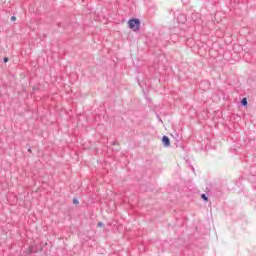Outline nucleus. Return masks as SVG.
<instances>
[{
    "instance_id": "nucleus-1",
    "label": "nucleus",
    "mask_w": 256,
    "mask_h": 256,
    "mask_svg": "<svg viewBox=\"0 0 256 256\" xmlns=\"http://www.w3.org/2000/svg\"><path fill=\"white\" fill-rule=\"evenodd\" d=\"M128 27L132 29V31H139V29H141V20L139 18H131L128 20Z\"/></svg>"
},
{
    "instance_id": "nucleus-2",
    "label": "nucleus",
    "mask_w": 256,
    "mask_h": 256,
    "mask_svg": "<svg viewBox=\"0 0 256 256\" xmlns=\"http://www.w3.org/2000/svg\"><path fill=\"white\" fill-rule=\"evenodd\" d=\"M162 144H163V147H170L171 140L169 139V137L167 135H164L162 137Z\"/></svg>"
},
{
    "instance_id": "nucleus-3",
    "label": "nucleus",
    "mask_w": 256,
    "mask_h": 256,
    "mask_svg": "<svg viewBox=\"0 0 256 256\" xmlns=\"http://www.w3.org/2000/svg\"><path fill=\"white\" fill-rule=\"evenodd\" d=\"M178 23H187V16L185 14H179L177 16Z\"/></svg>"
},
{
    "instance_id": "nucleus-4",
    "label": "nucleus",
    "mask_w": 256,
    "mask_h": 256,
    "mask_svg": "<svg viewBox=\"0 0 256 256\" xmlns=\"http://www.w3.org/2000/svg\"><path fill=\"white\" fill-rule=\"evenodd\" d=\"M240 105H241L242 107H247V105H249V102L247 101V98H246V97H244V98L241 99Z\"/></svg>"
},
{
    "instance_id": "nucleus-5",
    "label": "nucleus",
    "mask_w": 256,
    "mask_h": 256,
    "mask_svg": "<svg viewBox=\"0 0 256 256\" xmlns=\"http://www.w3.org/2000/svg\"><path fill=\"white\" fill-rule=\"evenodd\" d=\"M201 199L204 203H207L209 201V196L207 194H201Z\"/></svg>"
},
{
    "instance_id": "nucleus-6",
    "label": "nucleus",
    "mask_w": 256,
    "mask_h": 256,
    "mask_svg": "<svg viewBox=\"0 0 256 256\" xmlns=\"http://www.w3.org/2000/svg\"><path fill=\"white\" fill-rule=\"evenodd\" d=\"M192 19L194 20V21H197V19H199V14H192Z\"/></svg>"
},
{
    "instance_id": "nucleus-7",
    "label": "nucleus",
    "mask_w": 256,
    "mask_h": 256,
    "mask_svg": "<svg viewBox=\"0 0 256 256\" xmlns=\"http://www.w3.org/2000/svg\"><path fill=\"white\" fill-rule=\"evenodd\" d=\"M73 204H74V205H79V199L74 198V199H73Z\"/></svg>"
},
{
    "instance_id": "nucleus-8",
    "label": "nucleus",
    "mask_w": 256,
    "mask_h": 256,
    "mask_svg": "<svg viewBox=\"0 0 256 256\" xmlns=\"http://www.w3.org/2000/svg\"><path fill=\"white\" fill-rule=\"evenodd\" d=\"M205 3H215L217 0H203Z\"/></svg>"
},
{
    "instance_id": "nucleus-9",
    "label": "nucleus",
    "mask_w": 256,
    "mask_h": 256,
    "mask_svg": "<svg viewBox=\"0 0 256 256\" xmlns=\"http://www.w3.org/2000/svg\"><path fill=\"white\" fill-rule=\"evenodd\" d=\"M3 62H4V63H9V58H8V57H4V58H3Z\"/></svg>"
},
{
    "instance_id": "nucleus-10",
    "label": "nucleus",
    "mask_w": 256,
    "mask_h": 256,
    "mask_svg": "<svg viewBox=\"0 0 256 256\" xmlns=\"http://www.w3.org/2000/svg\"><path fill=\"white\" fill-rule=\"evenodd\" d=\"M201 85H209V82H207V81H202L201 83H200V86Z\"/></svg>"
},
{
    "instance_id": "nucleus-11",
    "label": "nucleus",
    "mask_w": 256,
    "mask_h": 256,
    "mask_svg": "<svg viewBox=\"0 0 256 256\" xmlns=\"http://www.w3.org/2000/svg\"><path fill=\"white\" fill-rule=\"evenodd\" d=\"M174 139H176V141H179V134L175 133Z\"/></svg>"
},
{
    "instance_id": "nucleus-12",
    "label": "nucleus",
    "mask_w": 256,
    "mask_h": 256,
    "mask_svg": "<svg viewBox=\"0 0 256 256\" xmlns=\"http://www.w3.org/2000/svg\"><path fill=\"white\" fill-rule=\"evenodd\" d=\"M98 227H105V224L103 222H98Z\"/></svg>"
},
{
    "instance_id": "nucleus-13",
    "label": "nucleus",
    "mask_w": 256,
    "mask_h": 256,
    "mask_svg": "<svg viewBox=\"0 0 256 256\" xmlns=\"http://www.w3.org/2000/svg\"><path fill=\"white\" fill-rule=\"evenodd\" d=\"M111 145L112 146L119 145V142H117V141L111 142Z\"/></svg>"
},
{
    "instance_id": "nucleus-14",
    "label": "nucleus",
    "mask_w": 256,
    "mask_h": 256,
    "mask_svg": "<svg viewBox=\"0 0 256 256\" xmlns=\"http://www.w3.org/2000/svg\"><path fill=\"white\" fill-rule=\"evenodd\" d=\"M11 21H17V17L11 16Z\"/></svg>"
},
{
    "instance_id": "nucleus-15",
    "label": "nucleus",
    "mask_w": 256,
    "mask_h": 256,
    "mask_svg": "<svg viewBox=\"0 0 256 256\" xmlns=\"http://www.w3.org/2000/svg\"><path fill=\"white\" fill-rule=\"evenodd\" d=\"M28 153H32L31 147L28 148Z\"/></svg>"
},
{
    "instance_id": "nucleus-16",
    "label": "nucleus",
    "mask_w": 256,
    "mask_h": 256,
    "mask_svg": "<svg viewBox=\"0 0 256 256\" xmlns=\"http://www.w3.org/2000/svg\"><path fill=\"white\" fill-rule=\"evenodd\" d=\"M58 27H61V23H58Z\"/></svg>"
},
{
    "instance_id": "nucleus-17",
    "label": "nucleus",
    "mask_w": 256,
    "mask_h": 256,
    "mask_svg": "<svg viewBox=\"0 0 256 256\" xmlns=\"http://www.w3.org/2000/svg\"><path fill=\"white\" fill-rule=\"evenodd\" d=\"M161 122L163 121V120H161V118L159 119Z\"/></svg>"
}]
</instances>
